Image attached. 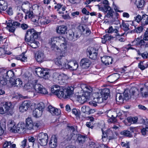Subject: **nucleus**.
I'll return each instance as SVG.
<instances>
[{
	"label": "nucleus",
	"instance_id": "1",
	"mask_svg": "<svg viewBox=\"0 0 148 148\" xmlns=\"http://www.w3.org/2000/svg\"><path fill=\"white\" fill-rule=\"evenodd\" d=\"M9 82L11 86L20 88L22 86L23 82L19 78L16 79L13 71L3 70L0 71V86L5 85Z\"/></svg>",
	"mask_w": 148,
	"mask_h": 148
},
{
	"label": "nucleus",
	"instance_id": "55",
	"mask_svg": "<svg viewBox=\"0 0 148 148\" xmlns=\"http://www.w3.org/2000/svg\"><path fill=\"white\" fill-rule=\"evenodd\" d=\"M140 38L138 37L135 38L134 40L132 42V44L134 45H139V42L140 41Z\"/></svg>",
	"mask_w": 148,
	"mask_h": 148
},
{
	"label": "nucleus",
	"instance_id": "42",
	"mask_svg": "<svg viewBox=\"0 0 148 148\" xmlns=\"http://www.w3.org/2000/svg\"><path fill=\"white\" fill-rule=\"evenodd\" d=\"M104 12L106 13L107 11H108V12L107 14L105 16V17L108 18H112V16L113 15V13L114 12L112 10V9L110 8V9L108 10H106V11H103Z\"/></svg>",
	"mask_w": 148,
	"mask_h": 148
},
{
	"label": "nucleus",
	"instance_id": "4",
	"mask_svg": "<svg viewBox=\"0 0 148 148\" xmlns=\"http://www.w3.org/2000/svg\"><path fill=\"white\" fill-rule=\"evenodd\" d=\"M53 78L54 82L61 85H63L67 82L69 77L67 75L64 73L59 74L55 73L53 74Z\"/></svg>",
	"mask_w": 148,
	"mask_h": 148
},
{
	"label": "nucleus",
	"instance_id": "63",
	"mask_svg": "<svg viewBox=\"0 0 148 148\" xmlns=\"http://www.w3.org/2000/svg\"><path fill=\"white\" fill-rule=\"evenodd\" d=\"M89 146L90 148H99L98 146L94 143L91 142L90 143Z\"/></svg>",
	"mask_w": 148,
	"mask_h": 148
},
{
	"label": "nucleus",
	"instance_id": "61",
	"mask_svg": "<svg viewBox=\"0 0 148 148\" xmlns=\"http://www.w3.org/2000/svg\"><path fill=\"white\" fill-rule=\"evenodd\" d=\"M24 10H25L24 9H23V11L24 12H25V11H24ZM22 11L23 10H21V11H20L19 12H18L17 13V16L20 19H22V18H23V15L22 13Z\"/></svg>",
	"mask_w": 148,
	"mask_h": 148
},
{
	"label": "nucleus",
	"instance_id": "3",
	"mask_svg": "<svg viewBox=\"0 0 148 148\" xmlns=\"http://www.w3.org/2000/svg\"><path fill=\"white\" fill-rule=\"evenodd\" d=\"M110 90L107 88L99 90L97 92L93 93L92 96L93 99L97 103H102L103 100H106L109 95Z\"/></svg>",
	"mask_w": 148,
	"mask_h": 148
},
{
	"label": "nucleus",
	"instance_id": "50",
	"mask_svg": "<svg viewBox=\"0 0 148 148\" xmlns=\"http://www.w3.org/2000/svg\"><path fill=\"white\" fill-rule=\"evenodd\" d=\"M6 54L7 55H10L11 54V52L7 51L5 49L3 48H0V55H1L2 54Z\"/></svg>",
	"mask_w": 148,
	"mask_h": 148
},
{
	"label": "nucleus",
	"instance_id": "34",
	"mask_svg": "<svg viewBox=\"0 0 148 148\" xmlns=\"http://www.w3.org/2000/svg\"><path fill=\"white\" fill-rule=\"evenodd\" d=\"M103 38H102V42L103 44L105 43L107 41H110L113 37L108 34H106L104 35Z\"/></svg>",
	"mask_w": 148,
	"mask_h": 148
},
{
	"label": "nucleus",
	"instance_id": "54",
	"mask_svg": "<svg viewBox=\"0 0 148 148\" xmlns=\"http://www.w3.org/2000/svg\"><path fill=\"white\" fill-rule=\"evenodd\" d=\"M44 107L45 105L44 103L42 102H40L38 104L37 108H36L41 110L42 112Z\"/></svg>",
	"mask_w": 148,
	"mask_h": 148
},
{
	"label": "nucleus",
	"instance_id": "46",
	"mask_svg": "<svg viewBox=\"0 0 148 148\" xmlns=\"http://www.w3.org/2000/svg\"><path fill=\"white\" fill-rule=\"evenodd\" d=\"M138 66L141 70H143L148 67V64H144L143 62L140 61L138 64Z\"/></svg>",
	"mask_w": 148,
	"mask_h": 148
},
{
	"label": "nucleus",
	"instance_id": "35",
	"mask_svg": "<svg viewBox=\"0 0 148 148\" xmlns=\"http://www.w3.org/2000/svg\"><path fill=\"white\" fill-rule=\"evenodd\" d=\"M7 3L3 0H0V9L2 10H5L7 8Z\"/></svg>",
	"mask_w": 148,
	"mask_h": 148
},
{
	"label": "nucleus",
	"instance_id": "36",
	"mask_svg": "<svg viewBox=\"0 0 148 148\" xmlns=\"http://www.w3.org/2000/svg\"><path fill=\"white\" fill-rule=\"evenodd\" d=\"M42 113V111L36 108L33 111V115L35 117H39L41 116Z\"/></svg>",
	"mask_w": 148,
	"mask_h": 148
},
{
	"label": "nucleus",
	"instance_id": "49",
	"mask_svg": "<svg viewBox=\"0 0 148 148\" xmlns=\"http://www.w3.org/2000/svg\"><path fill=\"white\" fill-rule=\"evenodd\" d=\"M124 99L125 100H128L131 97L130 94H129L128 93V91L125 90L124 92L123 95Z\"/></svg>",
	"mask_w": 148,
	"mask_h": 148
},
{
	"label": "nucleus",
	"instance_id": "44",
	"mask_svg": "<svg viewBox=\"0 0 148 148\" xmlns=\"http://www.w3.org/2000/svg\"><path fill=\"white\" fill-rule=\"evenodd\" d=\"M64 92V89L62 88L58 92H57V94H54L57 95L59 98L61 99L63 97L64 98V96H65Z\"/></svg>",
	"mask_w": 148,
	"mask_h": 148
},
{
	"label": "nucleus",
	"instance_id": "32",
	"mask_svg": "<svg viewBox=\"0 0 148 148\" xmlns=\"http://www.w3.org/2000/svg\"><path fill=\"white\" fill-rule=\"evenodd\" d=\"M120 77L119 74L118 73L114 74L108 77V79L111 80L109 81L110 82L112 83L118 79Z\"/></svg>",
	"mask_w": 148,
	"mask_h": 148
},
{
	"label": "nucleus",
	"instance_id": "13",
	"mask_svg": "<svg viewBox=\"0 0 148 148\" xmlns=\"http://www.w3.org/2000/svg\"><path fill=\"white\" fill-rule=\"evenodd\" d=\"M116 114V112L114 110H110L108 112L106 115L108 116L110 118L108 120V122L112 123L117 122V119L115 118Z\"/></svg>",
	"mask_w": 148,
	"mask_h": 148
},
{
	"label": "nucleus",
	"instance_id": "28",
	"mask_svg": "<svg viewBox=\"0 0 148 148\" xmlns=\"http://www.w3.org/2000/svg\"><path fill=\"white\" fill-rule=\"evenodd\" d=\"M101 60L102 63L106 65H108L112 63V58L109 56H104L101 58Z\"/></svg>",
	"mask_w": 148,
	"mask_h": 148
},
{
	"label": "nucleus",
	"instance_id": "64",
	"mask_svg": "<svg viewBox=\"0 0 148 148\" xmlns=\"http://www.w3.org/2000/svg\"><path fill=\"white\" fill-rule=\"evenodd\" d=\"M116 116H115V118L118 116H121L122 114V113H123V111L119 110H117L116 111Z\"/></svg>",
	"mask_w": 148,
	"mask_h": 148
},
{
	"label": "nucleus",
	"instance_id": "48",
	"mask_svg": "<svg viewBox=\"0 0 148 148\" xmlns=\"http://www.w3.org/2000/svg\"><path fill=\"white\" fill-rule=\"evenodd\" d=\"M123 96V95H121L120 94H117L116 97V101L121 103H123L124 99Z\"/></svg>",
	"mask_w": 148,
	"mask_h": 148
},
{
	"label": "nucleus",
	"instance_id": "6",
	"mask_svg": "<svg viewBox=\"0 0 148 148\" xmlns=\"http://www.w3.org/2000/svg\"><path fill=\"white\" fill-rule=\"evenodd\" d=\"M65 38L62 36H56L52 38L49 40V43L52 50L56 51L59 49V47L56 45L57 42H62L64 41Z\"/></svg>",
	"mask_w": 148,
	"mask_h": 148
},
{
	"label": "nucleus",
	"instance_id": "60",
	"mask_svg": "<svg viewBox=\"0 0 148 148\" xmlns=\"http://www.w3.org/2000/svg\"><path fill=\"white\" fill-rule=\"evenodd\" d=\"M17 59L18 60H20L21 61L25 62L27 60V58L23 56V55H20L17 57Z\"/></svg>",
	"mask_w": 148,
	"mask_h": 148
},
{
	"label": "nucleus",
	"instance_id": "38",
	"mask_svg": "<svg viewBox=\"0 0 148 148\" xmlns=\"http://www.w3.org/2000/svg\"><path fill=\"white\" fill-rule=\"evenodd\" d=\"M140 90L142 96L145 97L148 96V88H140Z\"/></svg>",
	"mask_w": 148,
	"mask_h": 148
},
{
	"label": "nucleus",
	"instance_id": "56",
	"mask_svg": "<svg viewBox=\"0 0 148 148\" xmlns=\"http://www.w3.org/2000/svg\"><path fill=\"white\" fill-rule=\"evenodd\" d=\"M28 141L29 142H31L32 143V144L31 145H29L28 144V147H29L30 145H33V144L34 143V142L35 141V138L32 136H29L28 138Z\"/></svg>",
	"mask_w": 148,
	"mask_h": 148
},
{
	"label": "nucleus",
	"instance_id": "8",
	"mask_svg": "<svg viewBox=\"0 0 148 148\" xmlns=\"http://www.w3.org/2000/svg\"><path fill=\"white\" fill-rule=\"evenodd\" d=\"M37 139L38 143L42 146L46 145L48 142V136L46 133H40L37 136Z\"/></svg>",
	"mask_w": 148,
	"mask_h": 148
},
{
	"label": "nucleus",
	"instance_id": "10",
	"mask_svg": "<svg viewBox=\"0 0 148 148\" xmlns=\"http://www.w3.org/2000/svg\"><path fill=\"white\" fill-rule=\"evenodd\" d=\"M33 90H35V93H39L43 95H46L48 93L45 88L41 84H34Z\"/></svg>",
	"mask_w": 148,
	"mask_h": 148
},
{
	"label": "nucleus",
	"instance_id": "59",
	"mask_svg": "<svg viewBox=\"0 0 148 148\" xmlns=\"http://www.w3.org/2000/svg\"><path fill=\"white\" fill-rule=\"evenodd\" d=\"M67 128L68 130L71 132L70 133H74L75 132V128L73 126H67Z\"/></svg>",
	"mask_w": 148,
	"mask_h": 148
},
{
	"label": "nucleus",
	"instance_id": "26",
	"mask_svg": "<svg viewBox=\"0 0 148 148\" xmlns=\"http://www.w3.org/2000/svg\"><path fill=\"white\" fill-rule=\"evenodd\" d=\"M57 145V138L55 135H53L49 142V147L51 148H55Z\"/></svg>",
	"mask_w": 148,
	"mask_h": 148
},
{
	"label": "nucleus",
	"instance_id": "23",
	"mask_svg": "<svg viewBox=\"0 0 148 148\" xmlns=\"http://www.w3.org/2000/svg\"><path fill=\"white\" fill-rule=\"evenodd\" d=\"M34 84H32L30 82L27 83L24 86V88L27 90H29V91L30 92H34V95L35 96V90H33V89H34V84L37 83V82L36 80H34Z\"/></svg>",
	"mask_w": 148,
	"mask_h": 148
},
{
	"label": "nucleus",
	"instance_id": "14",
	"mask_svg": "<svg viewBox=\"0 0 148 148\" xmlns=\"http://www.w3.org/2000/svg\"><path fill=\"white\" fill-rule=\"evenodd\" d=\"M87 54L88 56H89L90 58L92 59L96 60L97 59V54L93 48L89 47L87 49Z\"/></svg>",
	"mask_w": 148,
	"mask_h": 148
},
{
	"label": "nucleus",
	"instance_id": "43",
	"mask_svg": "<svg viewBox=\"0 0 148 148\" xmlns=\"http://www.w3.org/2000/svg\"><path fill=\"white\" fill-rule=\"evenodd\" d=\"M12 104L11 102H6L5 104L3 105V107H4L5 109L8 112L12 108Z\"/></svg>",
	"mask_w": 148,
	"mask_h": 148
},
{
	"label": "nucleus",
	"instance_id": "40",
	"mask_svg": "<svg viewBox=\"0 0 148 148\" xmlns=\"http://www.w3.org/2000/svg\"><path fill=\"white\" fill-rule=\"evenodd\" d=\"M121 135L124 136H125L128 137H132L133 136L130 131L126 130H124L120 133Z\"/></svg>",
	"mask_w": 148,
	"mask_h": 148
},
{
	"label": "nucleus",
	"instance_id": "33",
	"mask_svg": "<svg viewBox=\"0 0 148 148\" xmlns=\"http://www.w3.org/2000/svg\"><path fill=\"white\" fill-rule=\"evenodd\" d=\"M62 88L61 87L59 86L55 85H53L51 88V90L52 93L54 94H57V92L61 89Z\"/></svg>",
	"mask_w": 148,
	"mask_h": 148
},
{
	"label": "nucleus",
	"instance_id": "47",
	"mask_svg": "<svg viewBox=\"0 0 148 148\" xmlns=\"http://www.w3.org/2000/svg\"><path fill=\"white\" fill-rule=\"evenodd\" d=\"M127 120L129 123H136L138 120V118L136 117H129L127 118Z\"/></svg>",
	"mask_w": 148,
	"mask_h": 148
},
{
	"label": "nucleus",
	"instance_id": "9",
	"mask_svg": "<svg viewBox=\"0 0 148 148\" xmlns=\"http://www.w3.org/2000/svg\"><path fill=\"white\" fill-rule=\"evenodd\" d=\"M35 73L39 77L47 79L50 77L49 71L45 69H42L40 68L36 69Z\"/></svg>",
	"mask_w": 148,
	"mask_h": 148
},
{
	"label": "nucleus",
	"instance_id": "27",
	"mask_svg": "<svg viewBox=\"0 0 148 148\" xmlns=\"http://www.w3.org/2000/svg\"><path fill=\"white\" fill-rule=\"evenodd\" d=\"M25 128L29 130H32L34 128V124L31 118H27L26 121Z\"/></svg>",
	"mask_w": 148,
	"mask_h": 148
},
{
	"label": "nucleus",
	"instance_id": "45",
	"mask_svg": "<svg viewBox=\"0 0 148 148\" xmlns=\"http://www.w3.org/2000/svg\"><path fill=\"white\" fill-rule=\"evenodd\" d=\"M87 138L84 136L79 135L78 137L77 140L80 143H83L86 141Z\"/></svg>",
	"mask_w": 148,
	"mask_h": 148
},
{
	"label": "nucleus",
	"instance_id": "58",
	"mask_svg": "<svg viewBox=\"0 0 148 148\" xmlns=\"http://www.w3.org/2000/svg\"><path fill=\"white\" fill-rule=\"evenodd\" d=\"M143 39L145 41H148V28H147L144 33Z\"/></svg>",
	"mask_w": 148,
	"mask_h": 148
},
{
	"label": "nucleus",
	"instance_id": "37",
	"mask_svg": "<svg viewBox=\"0 0 148 148\" xmlns=\"http://www.w3.org/2000/svg\"><path fill=\"white\" fill-rule=\"evenodd\" d=\"M145 3L144 0H135V4L138 8H142L144 6Z\"/></svg>",
	"mask_w": 148,
	"mask_h": 148
},
{
	"label": "nucleus",
	"instance_id": "25",
	"mask_svg": "<svg viewBox=\"0 0 148 148\" xmlns=\"http://www.w3.org/2000/svg\"><path fill=\"white\" fill-rule=\"evenodd\" d=\"M45 57L44 53L41 51H38L35 55V58L37 62H42Z\"/></svg>",
	"mask_w": 148,
	"mask_h": 148
},
{
	"label": "nucleus",
	"instance_id": "41",
	"mask_svg": "<svg viewBox=\"0 0 148 148\" xmlns=\"http://www.w3.org/2000/svg\"><path fill=\"white\" fill-rule=\"evenodd\" d=\"M59 42L61 43L59 47V49L62 51H65L67 48L66 42L65 41V38L63 42Z\"/></svg>",
	"mask_w": 148,
	"mask_h": 148
},
{
	"label": "nucleus",
	"instance_id": "24",
	"mask_svg": "<svg viewBox=\"0 0 148 148\" xmlns=\"http://www.w3.org/2000/svg\"><path fill=\"white\" fill-rule=\"evenodd\" d=\"M64 98H68L71 97L73 94V88L72 86L68 87L64 89Z\"/></svg>",
	"mask_w": 148,
	"mask_h": 148
},
{
	"label": "nucleus",
	"instance_id": "7",
	"mask_svg": "<svg viewBox=\"0 0 148 148\" xmlns=\"http://www.w3.org/2000/svg\"><path fill=\"white\" fill-rule=\"evenodd\" d=\"M66 33L67 39L70 40L74 41L80 37L81 32L78 29L74 32H73L71 30H69L68 31V32Z\"/></svg>",
	"mask_w": 148,
	"mask_h": 148
},
{
	"label": "nucleus",
	"instance_id": "39",
	"mask_svg": "<svg viewBox=\"0 0 148 148\" xmlns=\"http://www.w3.org/2000/svg\"><path fill=\"white\" fill-rule=\"evenodd\" d=\"M121 27V28L125 31H127L130 29L128 23L125 22L124 21H122Z\"/></svg>",
	"mask_w": 148,
	"mask_h": 148
},
{
	"label": "nucleus",
	"instance_id": "15",
	"mask_svg": "<svg viewBox=\"0 0 148 148\" xmlns=\"http://www.w3.org/2000/svg\"><path fill=\"white\" fill-rule=\"evenodd\" d=\"M31 104L30 102L28 100L24 101L20 105L19 110L20 112H23L26 111L29 107Z\"/></svg>",
	"mask_w": 148,
	"mask_h": 148
},
{
	"label": "nucleus",
	"instance_id": "12",
	"mask_svg": "<svg viewBox=\"0 0 148 148\" xmlns=\"http://www.w3.org/2000/svg\"><path fill=\"white\" fill-rule=\"evenodd\" d=\"M26 129L25 124L22 122H19L17 125L15 129L13 130V132L21 133L25 131Z\"/></svg>",
	"mask_w": 148,
	"mask_h": 148
},
{
	"label": "nucleus",
	"instance_id": "2",
	"mask_svg": "<svg viewBox=\"0 0 148 148\" xmlns=\"http://www.w3.org/2000/svg\"><path fill=\"white\" fill-rule=\"evenodd\" d=\"M39 34V32L36 31L34 29H28L25 36V40L27 44L34 48L38 47L39 43L36 40V39L38 38Z\"/></svg>",
	"mask_w": 148,
	"mask_h": 148
},
{
	"label": "nucleus",
	"instance_id": "29",
	"mask_svg": "<svg viewBox=\"0 0 148 148\" xmlns=\"http://www.w3.org/2000/svg\"><path fill=\"white\" fill-rule=\"evenodd\" d=\"M89 96L86 93L83 94L82 96H79L77 97V100L81 103H84L87 100Z\"/></svg>",
	"mask_w": 148,
	"mask_h": 148
},
{
	"label": "nucleus",
	"instance_id": "57",
	"mask_svg": "<svg viewBox=\"0 0 148 148\" xmlns=\"http://www.w3.org/2000/svg\"><path fill=\"white\" fill-rule=\"evenodd\" d=\"M107 32L108 33H110L113 32H115L116 33H117L118 30L116 29H113L112 26H110V27L108 29H107Z\"/></svg>",
	"mask_w": 148,
	"mask_h": 148
},
{
	"label": "nucleus",
	"instance_id": "11",
	"mask_svg": "<svg viewBox=\"0 0 148 148\" xmlns=\"http://www.w3.org/2000/svg\"><path fill=\"white\" fill-rule=\"evenodd\" d=\"M7 27H9V31L10 32H14L15 29L16 28L19 27L20 26V23L16 21H13L9 20L8 22H6Z\"/></svg>",
	"mask_w": 148,
	"mask_h": 148
},
{
	"label": "nucleus",
	"instance_id": "16",
	"mask_svg": "<svg viewBox=\"0 0 148 148\" xmlns=\"http://www.w3.org/2000/svg\"><path fill=\"white\" fill-rule=\"evenodd\" d=\"M68 63L67 60L65 59L60 58L56 61V64L60 68H65Z\"/></svg>",
	"mask_w": 148,
	"mask_h": 148
},
{
	"label": "nucleus",
	"instance_id": "52",
	"mask_svg": "<svg viewBox=\"0 0 148 148\" xmlns=\"http://www.w3.org/2000/svg\"><path fill=\"white\" fill-rule=\"evenodd\" d=\"M89 110V107L84 106L81 108V111L83 113H85L87 114Z\"/></svg>",
	"mask_w": 148,
	"mask_h": 148
},
{
	"label": "nucleus",
	"instance_id": "30",
	"mask_svg": "<svg viewBox=\"0 0 148 148\" xmlns=\"http://www.w3.org/2000/svg\"><path fill=\"white\" fill-rule=\"evenodd\" d=\"M15 125L16 123L14 121L12 120H10L8 121V125L11 132H13V130L16 127Z\"/></svg>",
	"mask_w": 148,
	"mask_h": 148
},
{
	"label": "nucleus",
	"instance_id": "18",
	"mask_svg": "<svg viewBox=\"0 0 148 148\" xmlns=\"http://www.w3.org/2000/svg\"><path fill=\"white\" fill-rule=\"evenodd\" d=\"M129 92L132 98L134 99H136L138 97L139 90L136 87H133L131 88Z\"/></svg>",
	"mask_w": 148,
	"mask_h": 148
},
{
	"label": "nucleus",
	"instance_id": "5",
	"mask_svg": "<svg viewBox=\"0 0 148 148\" xmlns=\"http://www.w3.org/2000/svg\"><path fill=\"white\" fill-rule=\"evenodd\" d=\"M117 138L116 133H114L111 130L109 129L104 132L102 131V139L103 142L108 143L110 140Z\"/></svg>",
	"mask_w": 148,
	"mask_h": 148
},
{
	"label": "nucleus",
	"instance_id": "19",
	"mask_svg": "<svg viewBox=\"0 0 148 148\" xmlns=\"http://www.w3.org/2000/svg\"><path fill=\"white\" fill-rule=\"evenodd\" d=\"M67 30V27L65 25H62L56 27V31L57 33L59 34H64Z\"/></svg>",
	"mask_w": 148,
	"mask_h": 148
},
{
	"label": "nucleus",
	"instance_id": "31",
	"mask_svg": "<svg viewBox=\"0 0 148 148\" xmlns=\"http://www.w3.org/2000/svg\"><path fill=\"white\" fill-rule=\"evenodd\" d=\"M145 127L141 129V133L143 135L145 136L148 133V119L146 120L145 121Z\"/></svg>",
	"mask_w": 148,
	"mask_h": 148
},
{
	"label": "nucleus",
	"instance_id": "21",
	"mask_svg": "<svg viewBox=\"0 0 148 148\" xmlns=\"http://www.w3.org/2000/svg\"><path fill=\"white\" fill-rule=\"evenodd\" d=\"M91 63L87 58H83L81 61L80 65L83 69H87L91 64Z\"/></svg>",
	"mask_w": 148,
	"mask_h": 148
},
{
	"label": "nucleus",
	"instance_id": "51",
	"mask_svg": "<svg viewBox=\"0 0 148 148\" xmlns=\"http://www.w3.org/2000/svg\"><path fill=\"white\" fill-rule=\"evenodd\" d=\"M86 89L84 90V91L85 92L84 93H86V95L88 96H89L90 93L92 92V88L90 86H87L86 88Z\"/></svg>",
	"mask_w": 148,
	"mask_h": 148
},
{
	"label": "nucleus",
	"instance_id": "20",
	"mask_svg": "<svg viewBox=\"0 0 148 148\" xmlns=\"http://www.w3.org/2000/svg\"><path fill=\"white\" fill-rule=\"evenodd\" d=\"M48 111L53 115L58 116L61 113L60 110L55 108L51 106H49L48 107Z\"/></svg>",
	"mask_w": 148,
	"mask_h": 148
},
{
	"label": "nucleus",
	"instance_id": "22",
	"mask_svg": "<svg viewBox=\"0 0 148 148\" xmlns=\"http://www.w3.org/2000/svg\"><path fill=\"white\" fill-rule=\"evenodd\" d=\"M103 3L104 4L103 6H101L100 5H98L97 6L98 7L99 9L101 11H105L108 10L110 9L111 7L109 6V4L108 1L107 0L103 1Z\"/></svg>",
	"mask_w": 148,
	"mask_h": 148
},
{
	"label": "nucleus",
	"instance_id": "53",
	"mask_svg": "<svg viewBox=\"0 0 148 148\" xmlns=\"http://www.w3.org/2000/svg\"><path fill=\"white\" fill-rule=\"evenodd\" d=\"M6 128V123L4 121H1L0 123V131H3V134Z\"/></svg>",
	"mask_w": 148,
	"mask_h": 148
},
{
	"label": "nucleus",
	"instance_id": "62",
	"mask_svg": "<svg viewBox=\"0 0 148 148\" xmlns=\"http://www.w3.org/2000/svg\"><path fill=\"white\" fill-rule=\"evenodd\" d=\"M27 140L26 139H24L22 141L21 144V146L22 147V148H24L27 147Z\"/></svg>",
	"mask_w": 148,
	"mask_h": 148
},
{
	"label": "nucleus",
	"instance_id": "17",
	"mask_svg": "<svg viewBox=\"0 0 148 148\" xmlns=\"http://www.w3.org/2000/svg\"><path fill=\"white\" fill-rule=\"evenodd\" d=\"M78 66L77 63L75 61H71L68 62L66 69L72 71L76 70Z\"/></svg>",
	"mask_w": 148,
	"mask_h": 148
}]
</instances>
